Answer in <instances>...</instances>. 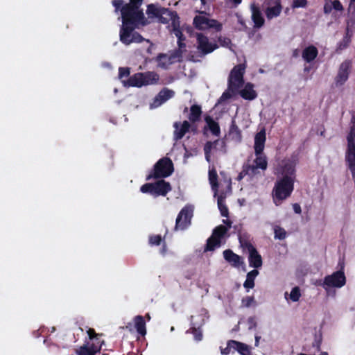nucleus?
Masks as SVG:
<instances>
[{
	"label": "nucleus",
	"mask_w": 355,
	"mask_h": 355,
	"mask_svg": "<svg viewBox=\"0 0 355 355\" xmlns=\"http://www.w3.org/2000/svg\"><path fill=\"white\" fill-rule=\"evenodd\" d=\"M173 127L175 128L173 135L174 139L175 141H178L181 139L187 132H189L191 125L187 121H184L182 123L175 122Z\"/></svg>",
	"instance_id": "nucleus-17"
},
{
	"label": "nucleus",
	"mask_w": 355,
	"mask_h": 355,
	"mask_svg": "<svg viewBox=\"0 0 355 355\" xmlns=\"http://www.w3.org/2000/svg\"><path fill=\"white\" fill-rule=\"evenodd\" d=\"M159 80V76L154 71L137 73L130 76L126 80H122L125 87H141L143 85H148L156 83Z\"/></svg>",
	"instance_id": "nucleus-4"
},
{
	"label": "nucleus",
	"mask_w": 355,
	"mask_h": 355,
	"mask_svg": "<svg viewBox=\"0 0 355 355\" xmlns=\"http://www.w3.org/2000/svg\"><path fill=\"white\" fill-rule=\"evenodd\" d=\"M205 159L207 162H210V154L205 153Z\"/></svg>",
	"instance_id": "nucleus-59"
},
{
	"label": "nucleus",
	"mask_w": 355,
	"mask_h": 355,
	"mask_svg": "<svg viewBox=\"0 0 355 355\" xmlns=\"http://www.w3.org/2000/svg\"><path fill=\"white\" fill-rule=\"evenodd\" d=\"M352 62L349 60L343 62L338 69V73L335 78L336 86L344 85L349 78L351 73Z\"/></svg>",
	"instance_id": "nucleus-14"
},
{
	"label": "nucleus",
	"mask_w": 355,
	"mask_h": 355,
	"mask_svg": "<svg viewBox=\"0 0 355 355\" xmlns=\"http://www.w3.org/2000/svg\"><path fill=\"white\" fill-rule=\"evenodd\" d=\"M103 66L106 67H110V64L109 63H105V64H103Z\"/></svg>",
	"instance_id": "nucleus-64"
},
{
	"label": "nucleus",
	"mask_w": 355,
	"mask_h": 355,
	"mask_svg": "<svg viewBox=\"0 0 355 355\" xmlns=\"http://www.w3.org/2000/svg\"><path fill=\"white\" fill-rule=\"evenodd\" d=\"M301 296L300 290L299 287L295 286L292 288L289 297L293 302H297Z\"/></svg>",
	"instance_id": "nucleus-38"
},
{
	"label": "nucleus",
	"mask_w": 355,
	"mask_h": 355,
	"mask_svg": "<svg viewBox=\"0 0 355 355\" xmlns=\"http://www.w3.org/2000/svg\"><path fill=\"white\" fill-rule=\"evenodd\" d=\"M238 22L241 24V25H244V21H243V19L241 17L239 16L238 17Z\"/></svg>",
	"instance_id": "nucleus-56"
},
{
	"label": "nucleus",
	"mask_w": 355,
	"mask_h": 355,
	"mask_svg": "<svg viewBox=\"0 0 355 355\" xmlns=\"http://www.w3.org/2000/svg\"><path fill=\"white\" fill-rule=\"evenodd\" d=\"M146 14L149 18H157L158 21L163 24H168L171 22V26L176 19H180L176 12L154 4L148 6Z\"/></svg>",
	"instance_id": "nucleus-3"
},
{
	"label": "nucleus",
	"mask_w": 355,
	"mask_h": 355,
	"mask_svg": "<svg viewBox=\"0 0 355 355\" xmlns=\"http://www.w3.org/2000/svg\"><path fill=\"white\" fill-rule=\"evenodd\" d=\"M217 203L221 216L223 217H227L228 209L225 204V197H223L222 195L218 196Z\"/></svg>",
	"instance_id": "nucleus-36"
},
{
	"label": "nucleus",
	"mask_w": 355,
	"mask_h": 355,
	"mask_svg": "<svg viewBox=\"0 0 355 355\" xmlns=\"http://www.w3.org/2000/svg\"><path fill=\"white\" fill-rule=\"evenodd\" d=\"M130 75V69L128 67H120L119 69V77L122 78L123 77H128Z\"/></svg>",
	"instance_id": "nucleus-49"
},
{
	"label": "nucleus",
	"mask_w": 355,
	"mask_h": 355,
	"mask_svg": "<svg viewBox=\"0 0 355 355\" xmlns=\"http://www.w3.org/2000/svg\"><path fill=\"white\" fill-rule=\"evenodd\" d=\"M223 254L225 260L234 268H239L244 263L242 257L235 254L232 250H225Z\"/></svg>",
	"instance_id": "nucleus-16"
},
{
	"label": "nucleus",
	"mask_w": 355,
	"mask_h": 355,
	"mask_svg": "<svg viewBox=\"0 0 355 355\" xmlns=\"http://www.w3.org/2000/svg\"><path fill=\"white\" fill-rule=\"evenodd\" d=\"M232 342H234V340H229L227 342V347L224 349H221V354L223 355H227L231 353L232 349L234 350V345H230ZM233 352H234V351H233Z\"/></svg>",
	"instance_id": "nucleus-43"
},
{
	"label": "nucleus",
	"mask_w": 355,
	"mask_h": 355,
	"mask_svg": "<svg viewBox=\"0 0 355 355\" xmlns=\"http://www.w3.org/2000/svg\"><path fill=\"white\" fill-rule=\"evenodd\" d=\"M259 169L260 168L255 164L247 165L243 167V173H245V175L252 177L259 173Z\"/></svg>",
	"instance_id": "nucleus-37"
},
{
	"label": "nucleus",
	"mask_w": 355,
	"mask_h": 355,
	"mask_svg": "<svg viewBox=\"0 0 355 355\" xmlns=\"http://www.w3.org/2000/svg\"><path fill=\"white\" fill-rule=\"evenodd\" d=\"M191 334L193 335L194 339L196 341H200L202 339V331L199 328H196L193 327L191 329Z\"/></svg>",
	"instance_id": "nucleus-41"
},
{
	"label": "nucleus",
	"mask_w": 355,
	"mask_h": 355,
	"mask_svg": "<svg viewBox=\"0 0 355 355\" xmlns=\"http://www.w3.org/2000/svg\"><path fill=\"white\" fill-rule=\"evenodd\" d=\"M244 175H245V173H243V171H242L240 173V174L239 175V176H238V179H239V180H241V179L243 178V176H244Z\"/></svg>",
	"instance_id": "nucleus-58"
},
{
	"label": "nucleus",
	"mask_w": 355,
	"mask_h": 355,
	"mask_svg": "<svg viewBox=\"0 0 355 355\" xmlns=\"http://www.w3.org/2000/svg\"><path fill=\"white\" fill-rule=\"evenodd\" d=\"M135 327L137 333L141 336L146 334V322L141 315H137L135 319Z\"/></svg>",
	"instance_id": "nucleus-30"
},
{
	"label": "nucleus",
	"mask_w": 355,
	"mask_h": 355,
	"mask_svg": "<svg viewBox=\"0 0 355 355\" xmlns=\"http://www.w3.org/2000/svg\"><path fill=\"white\" fill-rule=\"evenodd\" d=\"M175 94L173 90L164 88L162 89L157 95L153 98V101L150 103V109L153 110L157 108L164 103L166 101L171 98Z\"/></svg>",
	"instance_id": "nucleus-15"
},
{
	"label": "nucleus",
	"mask_w": 355,
	"mask_h": 355,
	"mask_svg": "<svg viewBox=\"0 0 355 355\" xmlns=\"http://www.w3.org/2000/svg\"><path fill=\"white\" fill-rule=\"evenodd\" d=\"M185 47H179L175 49L169 56L165 54H160L158 56L159 66L163 69H166L172 63L180 61L182 58Z\"/></svg>",
	"instance_id": "nucleus-12"
},
{
	"label": "nucleus",
	"mask_w": 355,
	"mask_h": 355,
	"mask_svg": "<svg viewBox=\"0 0 355 355\" xmlns=\"http://www.w3.org/2000/svg\"><path fill=\"white\" fill-rule=\"evenodd\" d=\"M173 172V164L168 157L160 159L154 166L146 180L164 178L170 176Z\"/></svg>",
	"instance_id": "nucleus-5"
},
{
	"label": "nucleus",
	"mask_w": 355,
	"mask_h": 355,
	"mask_svg": "<svg viewBox=\"0 0 355 355\" xmlns=\"http://www.w3.org/2000/svg\"><path fill=\"white\" fill-rule=\"evenodd\" d=\"M254 302V299L253 297L248 296L242 299L241 303L242 306L244 307H250Z\"/></svg>",
	"instance_id": "nucleus-44"
},
{
	"label": "nucleus",
	"mask_w": 355,
	"mask_h": 355,
	"mask_svg": "<svg viewBox=\"0 0 355 355\" xmlns=\"http://www.w3.org/2000/svg\"><path fill=\"white\" fill-rule=\"evenodd\" d=\"M255 343H254V345L256 347H258L259 346V340L261 339V336H258V335H256L255 336Z\"/></svg>",
	"instance_id": "nucleus-54"
},
{
	"label": "nucleus",
	"mask_w": 355,
	"mask_h": 355,
	"mask_svg": "<svg viewBox=\"0 0 355 355\" xmlns=\"http://www.w3.org/2000/svg\"><path fill=\"white\" fill-rule=\"evenodd\" d=\"M252 20L254 22V27L260 28L264 24L265 20L260 8L254 4L251 5Z\"/></svg>",
	"instance_id": "nucleus-19"
},
{
	"label": "nucleus",
	"mask_w": 355,
	"mask_h": 355,
	"mask_svg": "<svg viewBox=\"0 0 355 355\" xmlns=\"http://www.w3.org/2000/svg\"><path fill=\"white\" fill-rule=\"evenodd\" d=\"M351 122L353 126H355V114L352 116Z\"/></svg>",
	"instance_id": "nucleus-60"
},
{
	"label": "nucleus",
	"mask_w": 355,
	"mask_h": 355,
	"mask_svg": "<svg viewBox=\"0 0 355 355\" xmlns=\"http://www.w3.org/2000/svg\"><path fill=\"white\" fill-rule=\"evenodd\" d=\"M230 135L232 137V138L237 141H241V133L238 128V126L236 125L235 121L233 120L232 121L230 131H229Z\"/></svg>",
	"instance_id": "nucleus-35"
},
{
	"label": "nucleus",
	"mask_w": 355,
	"mask_h": 355,
	"mask_svg": "<svg viewBox=\"0 0 355 355\" xmlns=\"http://www.w3.org/2000/svg\"><path fill=\"white\" fill-rule=\"evenodd\" d=\"M253 87H254L252 84L247 83L244 88L242 89L239 92L241 96L243 98L249 101H252L256 98L257 94V92L254 90Z\"/></svg>",
	"instance_id": "nucleus-25"
},
{
	"label": "nucleus",
	"mask_w": 355,
	"mask_h": 355,
	"mask_svg": "<svg viewBox=\"0 0 355 355\" xmlns=\"http://www.w3.org/2000/svg\"><path fill=\"white\" fill-rule=\"evenodd\" d=\"M227 182H228L229 188L231 189V179L228 178Z\"/></svg>",
	"instance_id": "nucleus-62"
},
{
	"label": "nucleus",
	"mask_w": 355,
	"mask_h": 355,
	"mask_svg": "<svg viewBox=\"0 0 355 355\" xmlns=\"http://www.w3.org/2000/svg\"><path fill=\"white\" fill-rule=\"evenodd\" d=\"M249 250V265L250 267L258 268L262 266V259L257 250L250 244L248 246Z\"/></svg>",
	"instance_id": "nucleus-18"
},
{
	"label": "nucleus",
	"mask_w": 355,
	"mask_h": 355,
	"mask_svg": "<svg viewBox=\"0 0 355 355\" xmlns=\"http://www.w3.org/2000/svg\"><path fill=\"white\" fill-rule=\"evenodd\" d=\"M248 324V329L252 330L257 327V318L255 316H251L248 318L247 320Z\"/></svg>",
	"instance_id": "nucleus-46"
},
{
	"label": "nucleus",
	"mask_w": 355,
	"mask_h": 355,
	"mask_svg": "<svg viewBox=\"0 0 355 355\" xmlns=\"http://www.w3.org/2000/svg\"><path fill=\"white\" fill-rule=\"evenodd\" d=\"M345 45H343V44H339V47H338V48H339L340 49H342L343 48H345Z\"/></svg>",
	"instance_id": "nucleus-63"
},
{
	"label": "nucleus",
	"mask_w": 355,
	"mask_h": 355,
	"mask_svg": "<svg viewBox=\"0 0 355 355\" xmlns=\"http://www.w3.org/2000/svg\"><path fill=\"white\" fill-rule=\"evenodd\" d=\"M171 31L178 38V45L179 47H186V44L184 43L185 37L183 36L182 32L180 28V19H176L171 26Z\"/></svg>",
	"instance_id": "nucleus-24"
},
{
	"label": "nucleus",
	"mask_w": 355,
	"mask_h": 355,
	"mask_svg": "<svg viewBox=\"0 0 355 355\" xmlns=\"http://www.w3.org/2000/svg\"><path fill=\"white\" fill-rule=\"evenodd\" d=\"M153 44L150 43L149 46L146 49V51H147L148 53L150 54L152 53V47H153Z\"/></svg>",
	"instance_id": "nucleus-55"
},
{
	"label": "nucleus",
	"mask_w": 355,
	"mask_h": 355,
	"mask_svg": "<svg viewBox=\"0 0 355 355\" xmlns=\"http://www.w3.org/2000/svg\"><path fill=\"white\" fill-rule=\"evenodd\" d=\"M206 122L208 125L209 129L211 132V133L218 137L220 134V129L219 125L217 122L214 121L211 117L208 116L205 119Z\"/></svg>",
	"instance_id": "nucleus-34"
},
{
	"label": "nucleus",
	"mask_w": 355,
	"mask_h": 355,
	"mask_svg": "<svg viewBox=\"0 0 355 355\" xmlns=\"http://www.w3.org/2000/svg\"><path fill=\"white\" fill-rule=\"evenodd\" d=\"M331 0H326L325 3L324 5V14H329L333 10L332 6L331 4Z\"/></svg>",
	"instance_id": "nucleus-50"
},
{
	"label": "nucleus",
	"mask_w": 355,
	"mask_h": 355,
	"mask_svg": "<svg viewBox=\"0 0 355 355\" xmlns=\"http://www.w3.org/2000/svg\"><path fill=\"white\" fill-rule=\"evenodd\" d=\"M230 345H234V352H238L241 355H250V347L243 343L236 341L232 342Z\"/></svg>",
	"instance_id": "nucleus-32"
},
{
	"label": "nucleus",
	"mask_w": 355,
	"mask_h": 355,
	"mask_svg": "<svg viewBox=\"0 0 355 355\" xmlns=\"http://www.w3.org/2000/svg\"><path fill=\"white\" fill-rule=\"evenodd\" d=\"M331 4L332 6L333 10H335L336 11H343L344 10L342 3L338 0L331 1Z\"/></svg>",
	"instance_id": "nucleus-47"
},
{
	"label": "nucleus",
	"mask_w": 355,
	"mask_h": 355,
	"mask_svg": "<svg viewBox=\"0 0 355 355\" xmlns=\"http://www.w3.org/2000/svg\"><path fill=\"white\" fill-rule=\"evenodd\" d=\"M225 143L223 140H216L214 142L208 141L204 147L205 153L210 154L212 148L218 149L225 152Z\"/></svg>",
	"instance_id": "nucleus-26"
},
{
	"label": "nucleus",
	"mask_w": 355,
	"mask_h": 355,
	"mask_svg": "<svg viewBox=\"0 0 355 355\" xmlns=\"http://www.w3.org/2000/svg\"><path fill=\"white\" fill-rule=\"evenodd\" d=\"M87 334L90 339H93L96 336L95 331L92 329H89L87 330Z\"/></svg>",
	"instance_id": "nucleus-53"
},
{
	"label": "nucleus",
	"mask_w": 355,
	"mask_h": 355,
	"mask_svg": "<svg viewBox=\"0 0 355 355\" xmlns=\"http://www.w3.org/2000/svg\"><path fill=\"white\" fill-rule=\"evenodd\" d=\"M232 2H233L235 5H239L241 3L242 0H230Z\"/></svg>",
	"instance_id": "nucleus-57"
},
{
	"label": "nucleus",
	"mask_w": 355,
	"mask_h": 355,
	"mask_svg": "<svg viewBox=\"0 0 355 355\" xmlns=\"http://www.w3.org/2000/svg\"><path fill=\"white\" fill-rule=\"evenodd\" d=\"M282 8L279 3H276L274 6L268 7L265 12L267 19L270 20L278 17L282 12Z\"/></svg>",
	"instance_id": "nucleus-28"
},
{
	"label": "nucleus",
	"mask_w": 355,
	"mask_h": 355,
	"mask_svg": "<svg viewBox=\"0 0 355 355\" xmlns=\"http://www.w3.org/2000/svg\"><path fill=\"white\" fill-rule=\"evenodd\" d=\"M171 31L178 38V45L179 47H186V44L184 43L185 37L183 36L182 32L180 28V19H176L171 26Z\"/></svg>",
	"instance_id": "nucleus-23"
},
{
	"label": "nucleus",
	"mask_w": 355,
	"mask_h": 355,
	"mask_svg": "<svg viewBox=\"0 0 355 355\" xmlns=\"http://www.w3.org/2000/svg\"><path fill=\"white\" fill-rule=\"evenodd\" d=\"M218 42L221 46L231 49L232 42L230 38L220 36L218 37Z\"/></svg>",
	"instance_id": "nucleus-40"
},
{
	"label": "nucleus",
	"mask_w": 355,
	"mask_h": 355,
	"mask_svg": "<svg viewBox=\"0 0 355 355\" xmlns=\"http://www.w3.org/2000/svg\"><path fill=\"white\" fill-rule=\"evenodd\" d=\"M197 49L200 54L205 55L213 52L218 46L215 42H209V38L202 33L196 34Z\"/></svg>",
	"instance_id": "nucleus-13"
},
{
	"label": "nucleus",
	"mask_w": 355,
	"mask_h": 355,
	"mask_svg": "<svg viewBox=\"0 0 355 355\" xmlns=\"http://www.w3.org/2000/svg\"><path fill=\"white\" fill-rule=\"evenodd\" d=\"M318 54V49L313 45H310L302 51V57L305 62L310 63L316 58Z\"/></svg>",
	"instance_id": "nucleus-22"
},
{
	"label": "nucleus",
	"mask_w": 355,
	"mask_h": 355,
	"mask_svg": "<svg viewBox=\"0 0 355 355\" xmlns=\"http://www.w3.org/2000/svg\"><path fill=\"white\" fill-rule=\"evenodd\" d=\"M306 4L307 0H294L291 6L293 8H304Z\"/></svg>",
	"instance_id": "nucleus-45"
},
{
	"label": "nucleus",
	"mask_w": 355,
	"mask_h": 355,
	"mask_svg": "<svg viewBox=\"0 0 355 355\" xmlns=\"http://www.w3.org/2000/svg\"><path fill=\"white\" fill-rule=\"evenodd\" d=\"M209 181L211 184V187L212 191L214 193V197L218 194V175L215 169H211L209 171Z\"/></svg>",
	"instance_id": "nucleus-31"
},
{
	"label": "nucleus",
	"mask_w": 355,
	"mask_h": 355,
	"mask_svg": "<svg viewBox=\"0 0 355 355\" xmlns=\"http://www.w3.org/2000/svg\"><path fill=\"white\" fill-rule=\"evenodd\" d=\"M295 162L291 159H284L277 168V174L282 175L275 182L272 191L273 202L279 206L288 198L294 189L295 179Z\"/></svg>",
	"instance_id": "nucleus-2"
},
{
	"label": "nucleus",
	"mask_w": 355,
	"mask_h": 355,
	"mask_svg": "<svg viewBox=\"0 0 355 355\" xmlns=\"http://www.w3.org/2000/svg\"><path fill=\"white\" fill-rule=\"evenodd\" d=\"M202 114L201 107L198 105H193L190 107L189 119L191 122L195 123L200 121Z\"/></svg>",
	"instance_id": "nucleus-29"
},
{
	"label": "nucleus",
	"mask_w": 355,
	"mask_h": 355,
	"mask_svg": "<svg viewBox=\"0 0 355 355\" xmlns=\"http://www.w3.org/2000/svg\"><path fill=\"white\" fill-rule=\"evenodd\" d=\"M266 131L265 129L261 130L259 132H257L254 137V153L260 154V153H263L265 146L266 142Z\"/></svg>",
	"instance_id": "nucleus-20"
},
{
	"label": "nucleus",
	"mask_w": 355,
	"mask_h": 355,
	"mask_svg": "<svg viewBox=\"0 0 355 355\" xmlns=\"http://www.w3.org/2000/svg\"><path fill=\"white\" fill-rule=\"evenodd\" d=\"M171 190L169 182L160 180L154 183H146L140 188L141 192L149 193L153 197L165 196Z\"/></svg>",
	"instance_id": "nucleus-7"
},
{
	"label": "nucleus",
	"mask_w": 355,
	"mask_h": 355,
	"mask_svg": "<svg viewBox=\"0 0 355 355\" xmlns=\"http://www.w3.org/2000/svg\"><path fill=\"white\" fill-rule=\"evenodd\" d=\"M236 92H232V90H230L228 88L227 91L224 92L221 96L220 97L218 102L221 103L223 101H225L226 100L232 98L234 94H236Z\"/></svg>",
	"instance_id": "nucleus-42"
},
{
	"label": "nucleus",
	"mask_w": 355,
	"mask_h": 355,
	"mask_svg": "<svg viewBox=\"0 0 355 355\" xmlns=\"http://www.w3.org/2000/svg\"><path fill=\"white\" fill-rule=\"evenodd\" d=\"M193 215V207L187 205L184 207L178 214L176 220L175 230H184L187 229L190 225L191 218Z\"/></svg>",
	"instance_id": "nucleus-10"
},
{
	"label": "nucleus",
	"mask_w": 355,
	"mask_h": 355,
	"mask_svg": "<svg viewBox=\"0 0 355 355\" xmlns=\"http://www.w3.org/2000/svg\"><path fill=\"white\" fill-rule=\"evenodd\" d=\"M259 275V271L256 269H254L250 271L246 275V279L243 283V286L248 291L250 289H252L254 286V279L257 276Z\"/></svg>",
	"instance_id": "nucleus-27"
},
{
	"label": "nucleus",
	"mask_w": 355,
	"mask_h": 355,
	"mask_svg": "<svg viewBox=\"0 0 355 355\" xmlns=\"http://www.w3.org/2000/svg\"><path fill=\"white\" fill-rule=\"evenodd\" d=\"M348 12L355 16V0H350L348 7Z\"/></svg>",
	"instance_id": "nucleus-51"
},
{
	"label": "nucleus",
	"mask_w": 355,
	"mask_h": 355,
	"mask_svg": "<svg viewBox=\"0 0 355 355\" xmlns=\"http://www.w3.org/2000/svg\"><path fill=\"white\" fill-rule=\"evenodd\" d=\"M346 284V277L343 270H338L331 275H327L320 284L328 293L331 288H340Z\"/></svg>",
	"instance_id": "nucleus-8"
},
{
	"label": "nucleus",
	"mask_w": 355,
	"mask_h": 355,
	"mask_svg": "<svg viewBox=\"0 0 355 355\" xmlns=\"http://www.w3.org/2000/svg\"><path fill=\"white\" fill-rule=\"evenodd\" d=\"M245 69V65L240 64L236 65L230 71L228 78V85L230 90H232V92H237L243 85Z\"/></svg>",
	"instance_id": "nucleus-9"
},
{
	"label": "nucleus",
	"mask_w": 355,
	"mask_h": 355,
	"mask_svg": "<svg viewBox=\"0 0 355 355\" xmlns=\"http://www.w3.org/2000/svg\"><path fill=\"white\" fill-rule=\"evenodd\" d=\"M193 25L199 30L214 29L217 32L222 30L223 25L218 21L203 15H197L193 19Z\"/></svg>",
	"instance_id": "nucleus-11"
},
{
	"label": "nucleus",
	"mask_w": 355,
	"mask_h": 355,
	"mask_svg": "<svg viewBox=\"0 0 355 355\" xmlns=\"http://www.w3.org/2000/svg\"><path fill=\"white\" fill-rule=\"evenodd\" d=\"M97 344H92L90 346L83 345L76 350L77 355H95L101 350V346Z\"/></svg>",
	"instance_id": "nucleus-21"
},
{
	"label": "nucleus",
	"mask_w": 355,
	"mask_h": 355,
	"mask_svg": "<svg viewBox=\"0 0 355 355\" xmlns=\"http://www.w3.org/2000/svg\"><path fill=\"white\" fill-rule=\"evenodd\" d=\"M293 210H294L295 213H296V214L301 213L302 209H301V207L300 206L299 204H297V203L294 204L293 205Z\"/></svg>",
	"instance_id": "nucleus-52"
},
{
	"label": "nucleus",
	"mask_w": 355,
	"mask_h": 355,
	"mask_svg": "<svg viewBox=\"0 0 355 355\" xmlns=\"http://www.w3.org/2000/svg\"><path fill=\"white\" fill-rule=\"evenodd\" d=\"M293 57H297L298 56V50L297 49H295V50L293 51Z\"/></svg>",
	"instance_id": "nucleus-61"
},
{
	"label": "nucleus",
	"mask_w": 355,
	"mask_h": 355,
	"mask_svg": "<svg viewBox=\"0 0 355 355\" xmlns=\"http://www.w3.org/2000/svg\"><path fill=\"white\" fill-rule=\"evenodd\" d=\"M256 158L254 160V164L262 171H265L268 166L267 157L263 153L260 154H255Z\"/></svg>",
	"instance_id": "nucleus-33"
},
{
	"label": "nucleus",
	"mask_w": 355,
	"mask_h": 355,
	"mask_svg": "<svg viewBox=\"0 0 355 355\" xmlns=\"http://www.w3.org/2000/svg\"><path fill=\"white\" fill-rule=\"evenodd\" d=\"M223 222L226 226L220 225L214 230L211 237L207 239L205 251H212L215 248L220 246L221 239L231 227L232 224V222L228 219L223 220Z\"/></svg>",
	"instance_id": "nucleus-6"
},
{
	"label": "nucleus",
	"mask_w": 355,
	"mask_h": 355,
	"mask_svg": "<svg viewBox=\"0 0 355 355\" xmlns=\"http://www.w3.org/2000/svg\"><path fill=\"white\" fill-rule=\"evenodd\" d=\"M274 232H275V239H279V240H282V239H284L285 237H286V231L279 227V226H275V228H274Z\"/></svg>",
	"instance_id": "nucleus-39"
},
{
	"label": "nucleus",
	"mask_w": 355,
	"mask_h": 355,
	"mask_svg": "<svg viewBox=\"0 0 355 355\" xmlns=\"http://www.w3.org/2000/svg\"><path fill=\"white\" fill-rule=\"evenodd\" d=\"M143 0H130L129 3L123 5V0H113L112 5L117 12L119 9L121 14L122 25L120 28V41L125 45L131 43H140L146 40L135 30L150 24L140 8Z\"/></svg>",
	"instance_id": "nucleus-1"
},
{
	"label": "nucleus",
	"mask_w": 355,
	"mask_h": 355,
	"mask_svg": "<svg viewBox=\"0 0 355 355\" xmlns=\"http://www.w3.org/2000/svg\"><path fill=\"white\" fill-rule=\"evenodd\" d=\"M162 238L159 235L151 236L149 238V243L151 245H158L160 244Z\"/></svg>",
	"instance_id": "nucleus-48"
}]
</instances>
